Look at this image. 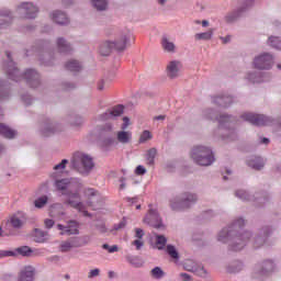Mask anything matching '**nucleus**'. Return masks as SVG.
<instances>
[{"mask_svg": "<svg viewBox=\"0 0 281 281\" xmlns=\"http://www.w3.org/2000/svg\"><path fill=\"white\" fill-rule=\"evenodd\" d=\"M245 220L237 218L227 228H223L218 235V243H231L233 251H240L247 247V243L251 240V232L243 231Z\"/></svg>", "mask_w": 281, "mask_h": 281, "instance_id": "nucleus-1", "label": "nucleus"}, {"mask_svg": "<svg viewBox=\"0 0 281 281\" xmlns=\"http://www.w3.org/2000/svg\"><path fill=\"white\" fill-rule=\"evenodd\" d=\"M70 166L72 170L79 172V175H89L95 166L93 162V157L82 151H77L74 154Z\"/></svg>", "mask_w": 281, "mask_h": 281, "instance_id": "nucleus-2", "label": "nucleus"}, {"mask_svg": "<svg viewBox=\"0 0 281 281\" xmlns=\"http://www.w3.org/2000/svg\"><path fill=\"white\" fill-rule=\"evenodd\" d=\"M7 75L9 76V78H11V80H14L15 82H19L21 78H25L30 87H38L40 85L38 72L33 69H29L25 71L24 76H21V74L19 72V68H16L14 61L9 63V66L7 68Z\"/></svg>", "mask_w": 281, "mask_h": 281, "instance_id": "nucleus-3", "label": "nucleus"}, {"mask_svg": "<svg viewBox=\"0 0 281 281\" xmlns=\"http://www.w3.org/2000/svg\"><path fill=\"white\" fill-rule=\"evenodd\" d=\"M131 40V34L117 35L114 41H105L101 44L99 52L101 56H110L113 49L116 52H124L126 43Z\"/></svg>", "mask_w": 281, "mask_h": 281, "instance_id": "nucleus-4", "label": "nucleus"}, {"mask_svg": "<svg viewBox=\"0 0 281 281\" xmlns=\"http://www.w3.org/2000/svg\"><path fill=\"white\" fill-rule=\"evenodd\" d=\"M191 157L198 166H212L214 164V154L212 149L205 146H196L191 151Z\"/></svg>", "mask_w": 281, "mask_h": 281, "instance_id": "nucleus-5", "label": "nucleus"}, {"mask_svg": "<svg viewBox=\"0 0 281 281\" xmlns=\"http://www.w3.org/2000/svg\"><path fill=\"white\" fill-rule=\"evenodd\" d=\"M87 243H89V240L87 239V236L71 237L60 241L59 249L60 251H63V254H67L74 248L85 247Z\"/></svg>", "mask_w": 281, "mask_h": 281, "instance_id": "nucleus-6", "label": "nucleus"}, {"mask_svg": "<svg viewBox=\"0 0 281 281\" xmlns=\"http://www.w3.org/2000/svg\"><path fill=\"white\" fill-rule=\"evenodd\" d=\"M276 271V263L273 260H266L261 263H257L254 268L255 278H265L269 276V273H273Z\"/></svg>", "mask_w": 281, "mask_h": 281, "instance_id": "nucleus-7", "label": "nucleus"}, {"mask_svg": "<svg viewBox=\"0 0 281 281\" xmlns=\"http://www.w3.org/2000/svg\"><path fill=\"white\" fill-rule=\"evenodd\" d=\"M144 223L155 227L156 229L164 228V222H161V217L159 216L157 209H155L151 204L149 205L148 214L144 218Z\"/></svg>", "mask_w": 281, "mask_h": 281, "instance_id": "nucleus-8", "label": "nucleus"}, {"mask_svg": "<svg viewBox=\"0 0 281 281\" xmlns=\"http://www.w3.org/2000/svg\"><path fill=\"white\" fill-rule=\"evenodd\" d=\"M243 120L254 124V126H269L271 124V119L262 115V114H254L246 112L241 115Z\"/></svg>", "mask_w": 281, "mask_h": 281, "instance_id": "nucleus-9", "label": "nucleus"}, {"mask_svg": "<svg viewBox=\"0 0 281 281\" xmlns=\"http://www.w3.org/2000/svg\"><path fill=\"white\" fill-rule=\"evenodd\" d=\"M60 236H78L80 234V224L76 221L68 222V225L57 224Z\"/></svg>", "mask_w": 281, "mask_h": 281, "instance_id": "nucleus-10", "label": "nucleus"}, {"mask_svg": "<svg viewBox=\"0 0 281 281\" xmlns=\"http://www.w3.org/2000/svg\"><path fill=\"white\" fill-rule=\"evenodd\" d=\"M18 12L22 15V19H36L38 8L30 2H24L18 8Z\"/></svg>", "mask_w": 281, "mask_h": 281, "instance_id": "nucleus-11", "label": "nucleus"}, {"mask_svg": "<svg viewBox=\"0 0 281 281\" xmlns=\"http://www.w3.org/2000/svg\"><path fill=\"white\" fill-rule=\"evenodd\" d=\"M67 203L71 207H75V210H78L79 212H82L85 216H88L89 213H87V210H85V204L80 201V194L77 192H69L67 193Z\"/></svg>", "mask_w": 281, "mask_h": 281, "instance_id": "nucleus-12", "label": "nucleus"}, {"mask_svg": "<svg viewBox=\"0 0 281 281\" xmlns=\"http://www.w3.org/2000/svg\"><path fill=\"white\" fill-rule=\"evenodd\" d=\"M254 65L256 69H270L273 67V56L269 54H262L255 58Z\"/></svg>", "mask_w": 281, "mask_h": 281, "instance_id": "nucleus-13", "label": "nucleus"}, {"mask_svg": "<svg viewBox=\"0 0 281 281\" xmlns=\"http://www.w3.org/2000/svg\"><path fill=\"white\" fill-rule=\"evenodd\" d=\"M36 269L33 266H24L19 273L18 281H34Z\"/></svg>", "mask_w": 281, "mask_h": 281, "instance_id": "nucleus-14", "label": "nucleus"}, {"mask_svg": "<svg viewBox=\"0 0 281 281\" xmlns=\"http://www.w3.org/2000/svg\"><path fill=\"white\" fill-rule=\"evenodd\" d=\"M169 207L173 211V212H183V210L186 209V204L183 202V198L181 194L178 195H172L169 199Z\"/></svg>", "mask_w": 281, "mask_h": 281, "instance_id": "nucleus-15", "label": "nucleus"}, {"mask_svg": "<svg viewBox=\"0 0 281 281\" xmlns=\"http://www.w3.org/2000/svg\"><path fill=\"white\" fill-rule=\"evenodd\" d=\"M184 269L187 271H191L192 273H195L200 278H207V270L203 268L202 266H196L194 261H187L184 262Z\"/></svg>", "mask_w": 281, "mask_h": 281, "instance_id": "nucleus-16", "label": "nucleus"}, {"mask_svg": "<svg viewBox=\"0 0 281 281\" xmlns=\"http://www.w3.org/2000/svg\"><path fill=\"white\" fill-rule=\"evenodd\" d=\"M124 113V106L123 105H116L112 110L106 111L105 113L101 114L100 120L106 121V120H115V117H120Z\"/></svg>", "mask_w": 281, "mask_h": 281, "instance_id": "nucleus-17", "label": "nucleus"}, {"mask_svg": "<svg viewBox=\"0 0 281 281\" xmlns=\"http://www.w3.org/2000/svg\"><path fill=\"white\" fill-rule=\"evenodd\" d=\"M181 196H182V201L184 203L186 210H190V207H192V205H194V203L199 201V195H196V193H193V192L181 193Z\"/></svg>", "mask_w": 281, "mask_h": 281, "instance_id": "nucleus-18", "label": "nucleus"}, {"mask_svg": "<svg viewBox=\"0 0 281 281\" xmlns=\"http://www.w3.org/2000/svg\"><path fill=\"white\" fill-rule=\"evenodd\" d=\"M181 64L180 61L172 60L167 65V76L169 78H178L179 71H181Z\"/></svg>", "mask_w": 281, "mask_h": 281, "instance_id": "nucleus-19", "label": "nucleus"}, {"mask_svg": "<svg viewBox=\"0 0 281 281\" xmlns=\"http://www.w3.org/2000/svg\"><path fill=\"white\" fill-rule=\"evenodd\" d=\"M10 223L15 229L23 227V224L25 223V213L18 212L13 216H11Z\"/></svg>", "mask_w": 281, "mask_h": 281, "instance_id": "nucleus-20", "label": "nucleus"}, {"mask_svg": "<svg viewBox=\"0 0 281 281\" xmlns=\"http://www.w3.org/2000/svg\"><path fill=\"white\" fill-rule=\"evenodd\" d=\"M116 139L119 144H131L133 139V132L131 131H119L116 133Z\"/></svg>", "mask_w": 281, "mask_h": 281, "instance_id": "nucleus-21", "label": "nucleus"}, {"mask_svg": "<svg viewBox=\"0 0 281 281\" xmlns=\"http://www.w3.org/2000/svg\"><path fill=\"white\" fill-rule=\"evenodd\" d=\"M247 165L254 170H262V168H265V160L260 157L254 156L247 160Z\"/></svg>", "mask_w": 281, "mask_h": 281, "instance_id": "nucleus-22", "label": "nucleus"}, {"mask_svg": "<svg viewBox=\"0 0 281 281\" xmlns=\"http://www.w3.org/2000/svg\"><path fill=\"white\" fill-rule=\"evenodd\" d=\"M33 238L35 243H47V240H49V234L45 231L35 228L33 232Z\"/></svg>", "mask_w": 281, "mask_h": 281, "instance_id": "nucleus-23", "label": "nucleus"}, {"mask_svg": "<svg viewBox=\"0 0 281 281\" xmlns=\"http://www.w3.org/2000/svg\"><path fill=\"white\" fill-rule=\"evenodd\" d=\"M52 19L55 23H58V25H67V23H69V18H67V14L60 11L53 12Z\"/></svg>", "mask_w": 281, "mask_h": 281, "instance_id": "nucleus-24", "label": "nucleus"}, {"mask_svg": "<svg viewBox=\"0 0 281 281\" xmlns=\"http://www.w3.org/2000/svg\"><path fill=\"white\" fill-rule=\"evenodd\" d=\"M1 135L7 139H14L16 137V131L4 124L1 125Z\"/></svg>", "mask_w": 281, "mask_h": 281, "instance_id": "nucleus-25", "label": "nucleus"}, {"mask_svg": "<svg viewBox=\"0 0 281 281\" xmlns=\"http://www.w3.org/2000/svg\"><path fill=\"white\" fill-rule=\"evenodd\" d=\"M83 199H88L89 201H93V199L100 198V192L94 189L88 188L82 191Z\"/></svg>", "mask_w": 281, "mask_h": 281, "instance_id": "nucleus-26", "label": "nucleus"}, {"mask_svg": "<svg viewBox=\"0 0 281 281\" xmlns=\"http://www.w3.org/2000/svg\"><path fill=\"white\" fill-rule=\"evenodd\" d=\"M167 254L171 258L173 262H179V251H177V248L172 245L167 246Z\"/></svg>", "mask_w": 281, "mask_h": 281, "instance_id": "nucleus-27", "label": "nucleus"}, {"mask_svg": "<svg viewBox=\"0 0 281 281\" xmlns=\"http://www.w3.org/2000/svg\"><path fill=\"white\" fill-rule=\"evenodd\" d=\"M213 35H214V29H211L204 33H196L195 41H210V40H212Z\"/></svg>", "mask_w": 281, "mask_h": 281, "instance_id": "nucleus-28", "label": "nucleus"}, {"mask_svg": "<svg viewBox=\"0 0 281 281\" xmlns=\"http://www.w3.org/2000/svg\"><path fill=\"white\" fill-rule=\"evenodd\" d=\"M166 243H168V239L164 235H156V240H155V248L156 249H165Z\"/></svg>", "mask_w": 281, "mask_h": 281, "instance_id": "nucleus-29", "label": "nucleus"}, {"mask_svg": "<svg viewBox=\"0 0 281 281\" xmlns=\"http://www.w3.org/2000/svg\"><path fill=\"white\" fill-rule=\"evenodd\" d=\"M57 47L63 54H69V52L71 50L69 44H67V42L63 38L57 40Z\"/></svg>", "mask_w": 281, "mask_h": 281, "instance_id": "nucleus-30", "label": "nucleus"}, {"mask_svg": "<svg viewBox=\"0 0 281 281\" xmlns=\"http://www.w3.org/2000/svg\"><path fill=\"white\" fill-rule=\"evenodd\" d=\"M215 104H218L220 106H229L232 104L233 100L232 97H216L214 99Z\"/></svg>", "mask_w": 281, "mask_h": 281, "instance_id": "nucleus-31", "label": "nucleus"}, {"mask_svg": "<svg viewBox=\"0 0 281 281\" xmlns=\"http://www.w3.org/2000/svg\"><path fill=\"white\" fill-rule=\"evenodd\" d=\"M16 254L29 258L30 256H32L34 254V250L32 248H30L29 246H21V247L16 248Z\"/></svg>", "mask_w": 281, "mask_h": 281, "instance_id": "nucleus-32", "label": "nucleus"}, {"mask_svg": "<svg viewBox=\"0 0 281 281\" xmlns=\"http://www.w3.org/2000/svg\"><path fill=\"white\" fill-rule=\"evenodd\" d=\"M127 262H130V265H132V267H143L144 261H142V258H139V256H130L127 257Z\"/></svg>", "mask_w": 281, "mask_h": 281, "instance_id": "nucleus-33", "label": "nucleus"}, {"mask_svg": "<svg viewBox=\"0 0 281 281\" xmlns=\"http://www.w3.org/2000/svg\"><path fill=\"white\" fill-rule=\"evenodd\" d=\"M66 69H68V71H80L82 66L77 60H70L66 64Z\"/></svg>", "mask_w": 281, "mask_h": 281, "instance_id": "nucleus-34", "label": "nucleus"}, {"mask_svg": "<svg viewBox=\"0 0 281 281\" xmlns=\"http://www.w3.org/2000/svg\"><path fill=\"white\" fill-rule=\"evenodd\" d=\"M55 186L57 190L67 191V188H69V178H64L61 180H58L55 182Z\"/></svg>", "mask_w": 281, "mask_h": 281, "instance_id": "nucleus-35", "label": "nucleus"}, {"mask_svg": "<svg viewBox=\"0 0 281 281\" xmlns=\"http://www.w3.org/2000/svg\"><path fill=\"white\" fill-rule=\"evenodd\" d=\"M49 201V198L47 195H42L34 201V205L37 210H41L45 206V204Z\"/></svg>", "mask_w": 281, "mask_h": 281, "instance_id": "nucleus-36", "label": "nucleus"}, {"mask_svg": "<svg viewBox=\"0 0 281 281\" xmlns=\"http://www.w3.org/2000/svg\"><path fill=\"white\" fill-rule=\"evenodd\" d=\"M150 274H151V278H155L156 280H161V278L166 276L164 270H161V268L159 267H155L154 269H151Z\"/></svg>", "mask_w": 281, "mask_h": 281, "instance_id": "nucleus-37", "label": "nucleus"}, {"mask_svg": "<svg viewBox=\"0 0 281 281\" xmlns=\"http://www.w3.org/2000/svg\"><path fill=\"white\" fill-rule=\"evenodd\" d=\"M155 157H157V149L150 148L147 151V164L148 166H153L155 164Z\"/></svg>", "mask_w": 281, "mask_h": 281, "instance_id": "nucleus-38", "label": "nucleus"}, {"mask_svg": "<svg viewBox=\"0 0 281 281\" xmlns=\"http://www.w3.org/2000/svg\"><path fill=\"white\" fill-rule=\"evenodd\" d=\"M161 45L165 52H175V43L168 41L166 37L162 38Z\"/></svg>", "mask_w": 281, "mask_h": 281, "instance_id": "nucleus-39", "label": "nucleus"}, {"mask_svg": "<svg viewBox=\"0 0 281 281\" xmlns=\"http://www.w3.org/2000/svg\"><path fill=\"white\" fill-rule=\"evenodd\" d=\"M237 199H240V201H251V195L245 190H237L236 191Z\"/></svg>", "mask_w": 281, "mask_h": 281, "instance_id": "nucleus-40", "label": "nucleus"}, {"mask_svg": "<svg viewBox=\"0 0 281 281\" xmlns=\"http://www.w3.org/2000/svg\"><path fill=\"white\" fill-rule=\"evenodd\" d=\"M67 164H69V160L63 159L61 162L54 166L53 170L63 173L65 171V168H67Z\"/></svg>", "mask_w": 281, "mask_h": 281, "instance_id": "nucleus-41", "label": "nucleus"}, {"mask_svg": "<svg viewBox=\"0 0 281 281\" xmlns=\"http://www.w3.org/2000/svg\"><path fill=\"white\" fill-rule=\"evenodd\" d=\"M92 5L99 11L106 10L108 2L106 0H92Z\"/></svg>", "mask_w": 281, "mask_h": 281, "instance_id": "nucleus-42", "label": "nucleus"}, {"mask_svg": "<svg viewBox=\"0 0 281 281\" xmlns=\"http://www.w3.org/2000/svg\"><path fill=\"white\" fill-rule=\"evenodd\" d=\"M153 139V134L150 133V131H144L142 134H140V137H139V144H146V142Z\"/></svg>", "mask_w": 281, "mask_h": 281, "instance_id": "nucleus-43", "label": "nucleus"}, {"mask_svg": "<svg viewBox=\"0 0 281 281\" xmlns=\"http://www.w3.org/2000/svg\"><path fill=\"white\" fill-rule=\"evenodd\" d=\"M4 23H12V15L10 12H3L2 13V25Z\"/></svg>", "mask_w": 281, "mask_h": 281, "instance_id": "nucleus-44", "label": "nucleus"}, {"mask_svg": "<svg viewBox=\"0 0 281 281\" xmlns=\"http://www.w3.org/2000/svg\"><path fill=\"white\" fill-rule=\"evenodd\" d=\"M232 116L229 115H220V117H217V122H220V125L223 126V124H225V122H231Z\"/></svg>", "mask_w": 281, "mask_h": 281, "instance_id": "nucleus-45", "label": "nucleus"}, {"mask_svg": "<svg viewBox=\"0 0 281 281\" xmlns=\"http://www.w3.org/2000/svg\"><path fill=\"white\" fill-rule=\"evenodd\" d=\"M98 276H100V269L98 268L90 270L88 273L89 279L98 278Z\"/></svg>", "mask_w": 281, "mask_h": 281, "instance_id": "nucleus-46", "label": "nucleus"}, {"mask_svg": "<svg viewBox=\"0 0 281 281\" xmlns=\"http://www.w3.org/2000/svg\"><path fill=\"white\" fill-rule=\"evenodd\" d=\"M103 248L106 249L109 251V254H115V251H117V246H109V244H104Z\"/></svg>", "mask_w": 281, "mask_h": 281, "instance_id": "nucleus-47", "label": "nucleus"}, {"mask_svg": "<svg viewBox=\"0 0 281 281\" xmlns=\"http://www.w3.org/2000/svg\"><path fill=\"white\" fill-rule=\"evenodd\" d=\"M132 245H134V247L139 250L142 249V247H144V240L142 239H136L132 243Z\"/></svg>", "mask_w": 281, "mask_h": 281, "instance_id": "nucleus-48", "label": "nucleus"}, {"mask_svg": "<svg viewBox=\"0 0 281 281\" xmlns=\"http://www.w3.org/2000/svg\"><path fill=\"white\" fill-rule=\"evenodd\" d=\"M131 125V120L128 117H123V124L121 126L122 131H126V128H128V126Z\"/></svg>", "mask_w": 281, "mask_h": 281, "instance_id": "nucleus-49", "label": "nucleus"}, {"mask_svg": "<svg viewBox=\"0 0 281 281\" xmlns=\"http://www.w3.org/2000/svg\"><path fill=\"white\" fill-rule=\"evenodd\" d=\"M135 175L142 176L146 175V168L144 166L139 165L136 167Z\"/></svg>", "mask_w": 281, "mask_h": 281, "instance_id": "nucleus-50", "label": "nucleus"}, {"mask_svg": "<svg viewBox=\"0 0 281 281\" xmlns=\"http://www.w3.org/2000/svg\"><path fill=\"white\" fill-rule=\"evenodd\" d=\"M135 238H137V239L144 238V229H142V228H136V229H135Z\"/></svg>", "mask_w": 281, "mask_h": 281, "instance_id": "nucleus-51", "label": "nucleus"}, {"mask_svg": "<svg viewBox=\"0 0 281 281\" xmlns=\"http://www.w3.org/2000/svg\"><path fill=\"white\" fill-rule=\"evenodd\" d=\"M44 225L46 229H52V227H54V220H49V218L45 220Z\"/></svg>", "mask_w": 281, "mask_h": 281, "instance_id": "nucleus-52", "label": "nucleus"}, {"mask_svg": "<svg viewBox=\"0 0 281 281\" xmlns=\"http://www.w3.org/2000/svg\"><path fill=\"white\" fill-rule=\"evenodd\" d=\"M10 256H16V252L10 251V250H3V251L1 252V257H2V258H8V257H10Z\"/></svg>", "mask_w": 281, "mask_h": 281, "instance_id": "nucleus-53", "label": "nucleus"}, {"mask_svg": "<svg viewBox=\"0 0 281 281\" xmlns=\"http://www.w3.org/2000/svg\"><path fill=\"white\" fill-rule=\"evenodd\" d=\"M180 278L182 281H192V276L186 272L180 273Z\"/></svg>", "mask_w": 281, "mask_h": 281, "instance_id": "nucleus-54", "label": "nucleus"}, {"mask_svg": "<svg viewBox=\"0 0 281 281\" xmlns=\"http://www.w3.org/2000/svg\"><path fill=\"white\" fill-rule=\"evenodd\" d=\"M102 133H111V131H113V125H111L110 123L105 124L103 126V128L101 130Z\"/></svg>", "mask_w": 281, "mask_h": 281, "instance_id": "nucleus-55", "label": "nucleus"}, {"mask_svg": "<svg viewBox=\"0 0 281 281\" xmlns=\"http://www.w3.org/2000/svg\"><path fill=\"white\" fill-rule=\"evenodd\" d=\"M119 181H120V190H125V188H126V179L125 178H121Z\"/></svg>", "mask_w": 281, "mask_h": 281, "instance_id": "nucleus-56", "label": "nucleus"}, {"mask_svg": "<svg viewBox=\"0 0 281 281\" xmlns=\"http://www.w3.org/2000/svg\"><path fill=\"white\" fill-rule=\"evenodd\" d=\"M265 240L261 237H258L255 239V247H260V245H263Z\"/></svg>", "mask_w": 281, "mask_h": 281, "instance_id": "nucleus-57", "label": "nucleus"}, {"mask_svg": "<svg viewBox=\"0 0 281 281\" xmlns=\"http://www.w3.org/2000/svg\"><path fill=\"white\" fill-rule=\"evenodd\" d=\"M238 15H234V16H232V14H228V15H226V21L228 22V23H232V21H236V18H237Z\"/></svg>", "mask_w": 281, "mask_h": 281, "instance_id": "nucleus-58", "label": "nucleus"}, {"mask_svg": "<svg viewBox=\"0 0 281 281\" xmlns=\"http://www.w3.org/2000/svg\"><path fill=\"white\" fill-rule=\"evenodd\" d=\"M126 224L124 222L119 223L116 226H114V229H122Z\"/></svg>", "mask_w": 281, "mask_h": 281, "instance_id": "nucleus-59", "label": "nucleus"}, {"mask_svg": "<svg viewBox=\"0 0 281 281\" xmlns=\"http://www.w3.org/2000/svg\"><path fill=\"white\" fill-rule=\"evenodd\" d=\"M104 89V81L99 82L98 90L102 91Z\"/></svg>", "mask_w": 281, "mask_h": 281, "instance_id": "nucleus-60", "label": "nucleus"}, {"mask_svg": "<svg viewBox=\"0 0 281 281\" xmlns=\"http://www.w3.org/2000/svg\"><path fill=\"white\" fill-rule=\"evenodd\" d=\"M155 120H157V121L166 120V116L165 115H158V116H155Z\"/></svg>", "mask_w": 281, "mask_h": 281, "instance_id": "nucleus-61", "label": "nucleus"}, {"mask_svg": "<svg viewBox=\"0 0 281 281\" xmlns=\"http://www.w3.org/2000/svg\"><path fill=\"white\" fill-rule=\"evenodd\" d=\"M207 25H210V22H207V20H203L202 27H207Z\"/></svg>", "mask_w": 281, "mask_h": 281, "instance_id": "nucleus-62", "label": "nucleus"}, {"mask_svg": "<svg viewBox=\"0 0 281 281\" xmlns=\"http://www.w3.org/2000/svg\"><path fill=\"white\" fill-rule=\"evenodd\" d=\"M224 175H232V169L225 168Z\"/></svg>", "mask_w": 281, "mask_h": 281, "instance_id": "nucleus-63", "label": "nucleus"}, {"mask_svg": "<svg viewBox=\"0 0 281 281\" xmlns=\"http://www.w3.org/2000/svg\"><path fill=\"white\" fill-rule=\"evenodd\" d=\"M261 144H269V138H262Z\"/></svg>", "mask_w": 281, "mask_h": 281, "instance_id": "nucleus-64", "label": "nucleus"}]
</instances>
